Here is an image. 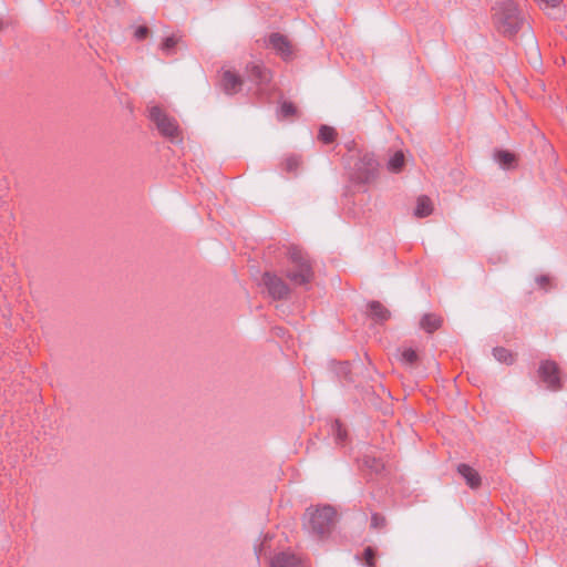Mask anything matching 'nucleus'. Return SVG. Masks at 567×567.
Segmentation results:
<instances>
[{
	"instance_id": "17",
	"label": "nucleus",
	"mask_w": 567,
	"mask_h": 567,
	"mask_svg": "<svg viewBox=\"0 0 567 567\" xmlns=\"http://www.w3.org/2000/svg\"><path fill=\"white\" fill-rule=\"evenodd\" d=\"M337 132L333 127L328 125H322L319 130L318 138L324 143L330 144L336 140Z\"/></svg>"
},
{
	"instance_id": "6",
	"label": "nucleus",
	"mask_w": 567,
	"mask_h": 567,
	"mask_svg": "<svg viewBox=\"0 0 567 567\" xmlns=\"http://www.w3.org/2000/svg\"><path fill=\"white\" fill-rule=\"evenodd\" d=\"M262 284L272 299L287 298L290 292L287 284L276 274L265 272L262 276Z\"/></svg>"
},
{
	"instance_id": "16",
	"label": "nucleus",
	"mask_w": 567,
	"mask_h": 567,
	"mask_svg": "<svg viewBox=\"0 0 567 567\" xmlns=\"http://www.w3.org/2000/svg\"><path fill=\"white\" fill-rule=\"evenodd\" d=\"M405 163L404 154L401 151L395 152L388 161V169L392 173L402 171Z\"/></svg>"
},
{
	"instance_id": "14",
	"label": "nucleus",
	"mask_w": 567,
	"mask_h": 567,
	"mask_svg": "<svg viewBox=\"0 0 567 567\" xmlns=\"http://www.w3.org/2000/svg\"><path fill=\"white\" fill-rule=\"evenodd\" d=\"M433 212V204L432 200L425 196L422 195L416 200V207L414 209V215L419 218H423L426 216H430Z\"/></svg>"
},
{
	"instance_id": "27",
	"label": "nucleus",
	"mask_w": 567,
	"mask_h": 567,
	"mask_svg": "<svg viewBox=\"0 0 567 567\" xmlns=\"http://www.w3.org/2000/svg\"><path fill=\"white\" fill-rule=\"evenodd\" d=\"M542 9L556 8L560 4L561 0H536Z\"/></svg>"
},
{
	"instance_id": "30",
	"label": "nucleus",
	"mask_w": 567,
	"mask_h": 567,
	"mask_svg": "<svg viewBox=\"0 0 567 567\" xmlns=\"http://www.w3.org/2000/svg\"><path fill=\"white\" fill-rule=\"evenodd\" d=\"M338 372L342 374L344 378H348L350 373V365L348 362L340 363Z\"/></svg>"
},
{
	"instance_id": "8",
	"label": "nucleus",
	"mask_w": 567,
	"mask_h": 567,
	"mask_svg": "<svg viewBox=\"0 0 567 567\" xmlns=\"http://www.w3.org/2000/svg\"><path fill=\"white\" fill-rule=\"evenodd\" d=\"M241 78L230 70H225L221 75V87L225 93L233 95L240 91Z\"/></svg>"
},
{
	"instance_id": "25",
	"label": "nucleus",
	"mask_w": 567,
	"mask_h": 567,
	"mask_svg": "<svg viewBox=\"0 0 567 567\" xmlns=\"http://www.w3.org/2000/svg\"><path fill=\"white\" fill-rule=\"evenodd\" d=\"M386 525V520H385V517L378 514V513H373L372 516H371V527L373 529H382L384 528Z\"/></svg>"
},
{
	"instance_id": "20",
	"label": "nucleus",
	"mask_w": 567,
	"mask_h": 567,
	"mask_svg": "<svg viewBox=\"0 0 567 567\" xmlns=\"http://www.w3.org/2000/svg\"><path fill=\"white\" fill-rule=\"evenodd\" d=\"M300 164V156L295 154L288 155L282 162L284 169L287 171L288 173L296 172Z\"/></svg>"
},
{
	"instance_id": "23",
	"label": "nucleus",
	"mask_w": 567,
	"mask_h": 567,
	"mask_svg": "<svg viewBox=\"0 0 567 567\" xmlns=\"http://www.w3.org/2000/svg\"><path fill=\"white\" fill-rule=\"evenodd\" d=\"M179 39L175 35L167 37L163 43L161 44V49L169 54L172 50L175 48V45L178 43Z\"/></svg>"
},
{
	"instance_id": "19",
	"label": "nucleus",
	"mask_w": 567,
	"mask_h": 567,
	"mask_svg": "<svg viewBox=\"0 0 567 567\" xmlns=\"http://www.w3.org/2000/svg\"><path fill=\"white\" fill-rule=\"evenodd\" d=\"M496 161L499 163V165L503 168H508L512 166V164L515 162L514 154L507 152V151H498L495 154Z\"/></svg>"
},
{
	"instance_id": "18",
	"label": "nucleus",
	"mask_w": 567,
	"mask_h": 567,
	"mask_svg": "<svg viewBox=\"0 0 567 567\" xmlns=\"http://www.w3.org/2000/svg\"><path fill=\"white\" fill-rule=\"evenodd\" d=\"M493 355L497 361L502 363L512 364L514 362L513 353L509 350L502 347L495 348L493 350Z\"/></svg>"
},
{
	"instance_id": "5",
	"label": "nucleus",
	"mask_w": 567,
	"mask_h": 567,
	"mask_svg": "<svg viewBox=\"0 0 567 567\" xmlns=\"http://www.w3.org/2000/svg\"><path fill=\"white\" fill-rule=\"evenodd\" d=\"M538 375L546 384L547 389L551 391H558L561 389L560 370L555 361H542L538 369Z\"/></svg>"
},
{
	"instance_id": "26",
	"label": "nucleus",
	"mask_w": 567,
	"mask_h": 567,
	"mask_svg": "<svg viewBox=\"0 0 567 567\" xmlns=\"http://www.w3.org/2000/svg\"><path fill=\"white\" fill-rule=\"evenodd\" d=\"M333 430L336 431L337 441L343 442L347 433L338 421L334 422Z\"/></svg>"
},
{
	"instance_id": "21",
	"label": "nucleus",
	"mask_w": 567,
	"mask_h": 567,
	"mask_svg": "<svg viewBox=\"0 0 567 567\" xmlns=\"http://www.w3.org/2000/svg\"><path fill=\"white\" fill-rule=\"evenodd\" d=\"M400 360L404 364L413 365V364H415L417 362L419 355H417V353H416V351L414 349H412V348H404L401 351Z\"/></svg>"
},
{
	"instance_id": "9",
	"label": "nucleus",
	"mask_w": 567,
	"mask_h": 567,
	"mask_svg": "<svg viewBox=\"0 0 567 567\" xmlns=\"http://www.w3.org/2000/svg\"><path fill=\"white\" fill-rule=\"evenodd\" d=\"M377 168L378 162L374 156L370 154L363 155L358 164V169L362 171L360 179L364 183L369 182L374 177Z\"/></svg>"
},
{
	"instance_id": "3",
	"label": "nucleus",
	"mask_w": 567,
	"mask_h": 567,
	"mask_svg": "<svg viewBox=\"0 0 567 567\" xmlns=\"http://www.w3.org/2000/svg\"><path fill=\"white\" fill-rule=\"evenodd\" d=\"M306 527L317 536L324 537L330 534L336 523V511L329 506L308 508L306 513Z\"/></svg>"
},
{
	"instance_id": "11",
	"label": "nucleus",
	"mask_w": 567,
	"mask_h": 567,
	"mask_svg": "<svg viewBox=\"0 0 567 567\" xmlns=\"http://www.w3.org/2000/svg\"><path fill=\"white\" fill-rule=\"evenodd\" d=\"M458 474L465 480L471 488H477L481 485V476L476 470L467 464H460L457 466Z\"/></svg>"
},
{
	"instance_id": "13",
	"label": "nucleus",
	"mask_w": 567,
	"mask_h": 567,
	"mask_svg": "<svg viewBox=\"0 0 567 567\" xmlns=\"http://www.w3.org/2000/svg\"><path fill=\"white\" fill-rule=\"evenodd\" d=\"M370 316L377 322L386 321L390 318V311L379 301H371L368 306Z\"/></svg>"
},
{
	"instance_id": "28",
	"label": "nucleus",
	"mask_w": 567,
	"mask_h": 567,
	"mask_svg": "<svg viewBox=\"0 0 567 567\" xmlns=\"http://www.w3.org/2000/svg\"><path fill=\"white\" fill-rule=\"evenodd\" d=\"M364 558H365V563L369 567H373L374 565V551L371 547H368L365 550H364Z\"/></svg>"
},
{
	"instance_id": "22",
	"label": "nucleus",
	"mask_w": 567,
	"mask_h": 567,
	"mask_svg": "<svg viewBox=\"0 0 567 567\" xmlns=\"http://www.w3.org/2000/svg\"><path fill=\"white\" fill-rule=\"evenodd\" d=\"M364 465L375 473L381 472L384 467L383 463L380 460L370 456H365Z\"/></svg>"
},
{
	"instance_id": "12",
	"label": "nucleus",
	"mask_w": 567,
	"mask_h": 567,
	"mask_svg": "<svg viewBox=\"0 0 567 567\" xmlns=\"http://www.w3.org/2000/svg\"><path fill=\"white\" fill-rule=\"evenodd\" d=\"M270 567H302V565L296 555L280 553L271 559Z\"/></svg>"
},
{
	"instance_id": "7",
	"label": "nucleus",
	"mask_w": 567,
	"mask_h": 567,
	"mask_svg": "<svg viewBox=\"0 0 567 567\" xmlns=\"http://www.w3.org/2000/svg\"><path fill=\"white\" fill-rule=\"evenodd\" d=\"M267 47L275 50V52L285 61L293 58V47L288 38L281 33H271L268 37Z\"/></svg>"
},
{
	"instance_id": "2",
	"label": "nucleus",
	"mask_w": 567,
	"mask_h": 567,
	"mask_svg": "<svg viewBox=\"0 0 567 567\" xmlns=\"http://www.w3.org/2000/svg\"><path fill=\"white\" fill-rule=\"evenodd\" d=\"M493 10V19L497 30L507 37L516 34L524 19L514 1H497Z\"/></svg>"
},
{
	"instance_id": "29",
	"label": "nucleus",
	"mask_w": 567,
	"mask_h": 567,
	"mask_svg": "<svg viewBox=\"0 0 567 567\" xmlns=\"http://www.w3.org/2000/svg\"><path fill=\"white\" fill-rule=\"evenodd\" d=\"M148 34V28L147 27H144V25H141L136 29L135 31V38L137 40H143L147 37Z\"/></svg>"
},
{
	"instance_id": "31",
	"label": "nucleus",
	"mask_w": 567,
	"mask_h": 567,
	"mask_svg": "<svg viewBox=\"0 0 567 567\" xmlns=\"http://www.w3.org/2000/svg\"><path fill=\"white\" fill-rule=\"evenodd\" d=\"M536 282L540 288L546 289L547 285L549 284V278L543 275L536 278Z\"/></svg>"
},
{
	"instance_id": "32",
	"label": "nucleus",
	"mask_w": 567,
	"mask_h": 567,
	"mask_svg": "<svg viewBox=\"0 0 567 567\" xmlns=\"http://www.w3.org/2000/svg\"><path fill=\"white\" fill-rule=\"evenodd\" d=\"M109 4H118V0H107Z\"/></svg>"
},
{
	"instance_id": "10",
	"label": "nucleus",
	"mask_w": 567,
	"mask_h": 567,
	"mask_svg": "<svg viewBox=\"0 0 567 567\" xmlns=\"http://www.w3.org/2000/svg\"><path fill=\"white\" fill-rule=\"evenodd\" d=\"M247 73L251 81L257 85L267 84L270 81V72L258 63H250L247 65Z\"/></svg>"
},
{
	"instance_id": "24",
	"label": "nucleus",
	"mask_w": 567,
	"mask_h": 567,
	"mask_svg": "<svg viewBox=\"0 0 567 567\" xmlns=\"http://www.w3.org/2000/svg\"><path fill=\"white\" fill-rule=\"evenodd\" d=\"M280 113L284 117H290L297 113V109L291 102L285 101L281 103Z\"/></svg>"
},
{
	"instance_id": "4",
	"label": "nucleus",
	"mask_w": 567,
	"mask_h": 567,
	"mask_svg": "<svg viewBox=\"0 0 567 567\" xmlns=\"http://www.w3.org/2000/svg\"><path fill=\"white\" fill-rule=\"evenodd\" d=\"M150 118L156 124L162 135L172 138L177 136V122L173 117H169L161 107L152 106L150 109Z\"/></svg>"
},
{
	"instance_id": "1",
	"label": "nucleus",
	"mask_w": 567,
	"mask_h": 567,
	"mask_svg": "<svg viewBox=\"0 0 567 567\" xmlns=\"http://www.w3.org/2000/svg\"><path fill=\"white\" fill-rule=\"evenodd\" d=\"M288 266L285 276L291 284L302 286L309 284L315 276L310 257L306 251L296 245L287 249Z\"/></svg>"
},
{
	"instance_id": "15",
	"label": "nucleus",
	"mask_w": 567,
	"mask_h": 567,
	"mask_svg": "<svg viewBox=\"0 0 567 567\" xmlns=\"http://www.w3.org/2000/svg\"><path fill=\"white\" fill-rule=\"evenodd\" d=\"M442 324V319L433 313H426L421 319L420 326L423 330H425L429 333L434 332L437 330Z\"/></svg>"
}]
</instances>
